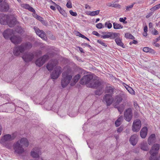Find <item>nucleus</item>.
I'll return each instance as SVG.
<instances>
[{
    "label": "nucleus",
    "mask_w": 160,
    "mask_h": 160,
    "mask_svg": "<svg viewBox=\"0 0 160 160\" xmlns=\"http://www.w3.org/2000/svg\"><path fill=\"white\" fill-rule=\"evenodd\" d=\"M103 102H105L107 106H110L113 100L112 94H106L103 97Z\"/></svg>",
    "instance_id": "nucleus-12"
},
{
    "label": "nucleus",
    "mask_w": 160,
    "mask_h": 160,
    "mask_svg": "<svg viewBox=\"0 0 160 160\" xmlns=\"http://www.w3.org/2000/svg\"><path fill=\"white\" fill-rule=\"evenodd\" d=\"M156 10H157V9L155 6L150 9V10L152 11H154Z\"/></svg>",
    "instance_id": "nucleus-56"
},
{
    "label": "nucleus",
    "mask_w": 160,
    "mask_h": 160,
    "mask_svg": "<svg viewBox=\"0 0 160 160\" xmlns=\"http://www.w3.org/2000/svg\"><path fill=\"white\" fill-rule=\"evenodd\" d=\"M69 12L73 16H76L77 15V13L76 12H73L72 10H70Z\"/></svg>",
    "instance_id": "nucleus-49"
},
{
    "label": "nucleus",
    "mask_w": 160,
    "mask_h": 160,
    "mask_svg": "<svg viewBox=\"0 0 160 160\" xmlns=\"http://www.w3.org/2000/svg\"><path fill=\"white\" fill-rule=\"evenodd\" d=\"M9 16L3 13L0 14V23L2 25H6L7 23Z\"/></svg>",
    "instance_id": "nucleus-19"
},
{
    "label": "nucleus",
    "mask_w": 160,
    "mask_h": 160,
    "mask_svg": "<svg viewBox=\"0 0 160 160\" xmlns=\"http://www.w3.org/2000/svg\"><path fill=\"white\" fill-rule=\"evenodd\" d=\"M82 46H87L90 48H91V46L90 45H89L86 43H82Z\"/></svg>",
    "instance_id": "nucleus-53"
},
{
    "label": "nucleus",
    "mask_w": 160,
    "mask_h": 160,
    "mask_svg": "<svg viewBox=\"0 0 160 160\" xmlns=\"http://www.w3.org/2000/svg\"><path fill=\"white\" fill-rule=\"evenodd\" d=\"M104 27H107L108 29H110L112 27V25L110 21H108L105 23Z\"/></svg>",
    "instance_id": "nucleus-36"
},
{
    "label": "nucleus",
    "mask_w": 160,
    "mask_h": 160,
    "mask_svg": "<svg viewBox=\"0 0 160 160\" xmlns=\"http://www.w3.org/2000/svg\"><path fill=\"white\" fill-rule=\"evenodd\" d=\"M150 48L148 47H144L143 49V50L144 52H149Z\"/></svg>",
    "instance_id": "nucleus-48"
},
{
    "label": "nucleus",
    "mask_w": 160,
    "mask_h": 160,
    "mask_svg": "<svg viewBox=\"0 0 160 160\" xmlns=\"http://www.w3.org/2000/svg\"><path fill=\"white\" fill-rule=\"evenodd\" d=\"M108 6V7H112V3H110V2H108V3H107L106 4Z\"/></svg>",
    "instance_id": "nucleus-64"
},
{
    "label": "nucleus",
    "mask_w": 160,
    "mask_h": 160,
    "mask_svg": "<svg viewBox=\"0 0 160 160\" xmlns=\"http://www.w3.org/2000/svg\"><path fill=\"white\" fill-rule=\"evenodd\" d=\"M10 39L11 42L15 45L20 43L22 41V39L20 36L15 35L11 37Z\"/></svg>",
    "instance_id": "nucleus-14"
},
{
    "label": "nucleus",
    "mask_w": 160,
    "mask_h": 160,
    "mask_svg": "<svg viewBox=\"0 0 160 160\" xmlns=\"http://www.w3.org/2000/svg\"><path fill=\"white\" fill-rule=\"evenodd\" d=\"M112 7L120 8H121V6L119 5V4L116 3H115L114 2L112 3Z\"/></svg>",
    "instance_id": "nucleus-41"
},
{
    "label": "nucleus",
    "mask_w": 160,
    "mask_h": 160,
    "mask_svg": "<svg viewBox=\"0 0 160 160\" xmlns=\"http://www.w3.org/2000/svg\"><path fill=\"white\" fill-rule=\"evenodd\" d=\"M78 114L77 112L70 113L69 114V116L71 117H74L76 116Z\"/></svg>",
    "instance_id": "nucleus-42"
},
{
    "label": "nucleus",
    "mask_w": 160,
    "mask_h": 160,
    "mask_svg": "<svg viewBox=\"0 0 160 160\" xmlns=\"http://www.w3.org/2000/svg\"><path fill=\"white\" fill-rule=\"evenodd\" d=\"M48 56L46 54L38 59L35 62L36 65L39 67H41L45 63V62L48 59Z\"/></svg>",
    "instance_id": "nucleus-10"
},
{
    "label": "nucleus",
    "mask_w": 160,
    "mask_h": 160,
    "mask_svg": "<svg viewBox=\"0 0 160 160\" xmlns=\"http://www.w3.org/2000/svg\"><path fill=\"white\" fill-rule=\"evenodd\" d=\"M127 19L126 18L124 17V18H119V21L121 22H122L123 23H126L127 22L125 21V20Z\"/></svg>",
    "instance_id": "nucleus-44"
},
{
    "label": "nucleus",
    "mask_w": 160,
    "mask_h": 160,
    "mask_svg": "<svg viewBox=\"0 0 160 160\" xmlns=\"http://www.w3.org/2000/svg\"><path fill=\"white\" fill-rule=\"evenodd\" d=\"M35 15L37 16L36 18L40 21H42L43 18L40 16L38 15L37 14H35Z\"/></svg>",
    "instance_id": "nucleus-50"
},
{
    "label": "nucleus",
    "mask_w": 160,
    "mask_h": 160,
    "mask_svg": "<svg viewBox=\"0 0 160 160\" xmlns=\"http://www.w3.org/2000/svg\"><path fill=\"white\" fill-rule=\"evenodd\" d=\"M115 100L118 103H119L122 101V98L120 96H118L115 98Z\"/></svg>",
    "instance_id": "nucleus-37"
},
{
    "label": "nucleus",
    "mask_w": 160,
    "mask_h": 160,
    "mask_svg": "<svg viewBox=\"0 0 160 160\" xmlns=\"http://www.w3.org/2000/svg\"><path fill=\"white\" fill-rule=\"evenodd\" d=\"M78 35L80 37H81L83 38H85V36H84V35H83L81 33H80V32H78Z\"/></svg>",
    "instance_id": "nucleus-54"
},
{
    "label": "nucleus",
    "mask_w": 160,
    "mask_h": 160,
    "mask_svg": "<svg viewBox=\"0 0 160 160\" xmlns=\"http://www.w3.org/2000/svg\"><path fill=\"white\" fill-rule=\"evenodd\" d=\"M140 148L142 150L144 151H147L149 150L146 142H143L140 144Z\"/></svg>",
    "instance_id": "nucleus-26"
},
{
    "label": "nucleus",
    "mask_w": 160,
    "mask_h": 160,
    "mask_svg": "<svg viewBox=\"0 0 160 160\" xmlns=\"http://www.w3.org/2000/svg\"><path fill=\"white\" fill-rule=\"evenodd\" d=\"M128 88V91L131 94H135V92L131 87Z\"/></svg>",
    "instance_id": "nucleus-40"
},
{
    "label": "nucleus",
    "mask_w": 160,
    "mask_h": 160,
    "mask_svg": "<svg viewBox=\"0 0 160 160\" xmlns=\"http://www.w3.org/2000/svg\"><path fill=\"white\" fill-rule=\"evenodd\" d=\"M17 134L16 132L11 134H7L2 136L0 140V143L2 144H5V142L13 140L16 137Z\"/></svg>",
    "instance_id": "nucleus-6"
},
{
    "label": "nucleus",
    "mask_w": 160,
    "mask_h": 160,
    "mask_svg": "<svg viewBox=\"0 0 160 160\" xmlns=\"http://www.w3.org/2000/svg\"><path fill=\"white\" fill-rule=\"evenodd\" d=\"M138 141V136L136 134L132 136L130 138L129 141L131 144L134 146L136 145Z\"/></svg>",
    "instance_id": "nucleus-24"
},
{
    "label": "nucleus",
    "mask_w": 160,
    "mask_h": 160,
    "mask_svg": "<svg viewBox=\"0 0 160 160\" xmlns=\"http://www.w3.org/2000/svg\"><path fill=\"white\" fill-rule=\"evenodd\" d=\"M104 33H107V34L104 35H102L101 36V38L103 39H105L107 38H115L118 37V35H119V33L116 32H103V34Z\"/></svg>",
    "instance_id": "nucleus-16"
},
{
    "label": "nucleus",
    "mask_w": 160,
    "mask_h": 160,
    "mask_svg": "<svg viewBox=\"0 0 160 160\" xmlns=\"http://www.w3.org/2000/svg\"><path fill=\"white\" fill-rule=\"evenodd\" d=\"M72 78V75L68 72H64L62 74L61 85L63 88L66 87Z\"/></svg>",
    "instance_id": "nucleus-4"
},
{
    "label": "nucleus",
    "mask_w": 160,
    "mask_h": 160,
    "mask_svg": "<svg viewBox=\"0 0 160 160\" xmlns=\"http://www.w3.org/2000/svg\"><path fill=\"white\" fill-rule=\"evenodd\" d=\"M149 52L152 53H155V51L151 48H149Z\"/></svg>",
    "instance_id": "nucleus-55"
},
{
    "label": "nucleus",
    "mask_w": 160,
    "mask_h": 160,
    "mask_svg": "<svg viewBox=\"0 0 160 160\" xmlns=\"http://www.w3.org/2000/svg\"><path fill=\"white\" fill-rule=\"evenodd\" d=\"M9 9V6L7 3L5 2L0 3V11L2 12H6Z\"/></svg>",
    "instance_id": "nucleus-22"
},
{
    "label": "nucleus",
    "mask_w": 160,
    "mask_h": 160,
    "mask_svg": "<svg viewBox=\"0 0 160 160\" xmlns=\"http://www.w3.org/2000/svg\"><path fill=\"white\" fill-rule=\"evenodd\" d=\"M159 148V144L155 143L153 145L149 152L150 154H151L149 158L150 160H159V158L156 156L158 153Z\"/></svg>",
    "instance_id": "nucleus-5"
},
{
    "label": "nucleus",
    "mask_w": 160,
    "mask_h": 160,
    "mask_svg": "<svg viewBox=\"0 0 160 160\" xmlns=\"http://www.w3.org/2000/svg\"><path fill=\"white\" fill-rule=\"evenodd\" d=\"M72 78V75L68 72H64L62 74L61 85L63 88L66 87Z\"/></svg>",
    "instance_id": "nucleus-3"
},
{
    "label": "nucleus",
    "mask_w": 160,
    "mask_h": 160,
    "mask_svg": "<svg viewBox=\"0 0 160 160\" xmlns=\"http://www.w3.org/2000/svg\"><path fill=\"white\" fill-rule=\"evenodd\" d=\"M9 19H10V20H8L7 24H8L9 27H12L16 23V18L14 17L9 16Z\"/></svg>",
    "instance_id": "nucleus-23"
},
{
    "label": "nucleus",
    "mask_w": 160,
    "mask_h": 160,
    "mask_svg": "<svg viewBox=\"0 0 160 160\" xmlns=\"http://www.w3.org/2000/svg\"><path fill=\"white\" fill-rule=\"evenodd\" d=\"M34 29L38 35L42 39L46 40L47 38L46 35L43 31L40 30L38 28L36 27L34 28Z\"/></svg>",
    "instance_id": "nucleus-18"
},
{
    "label": "nucleus",
    "mask_w": 160,
    "mask_h": 160,
    "mask_svg": "<svg viewBox=\"0 0 160 160\" xmlns=\"http://www.w3.org/2000/svg\"><path fill=\"white\" fill-rule=\"evenodd\" d=\"M80 75L78 74L75 75L72 79V80L73 81V82H71L70 83V85L71 86H73L76 83L78 82V80L80 79Z\"/></svg>",
    "instance_id": "nucleus-28"
},
{
    "label": "nucleus",
    "mask_w": 160,
    "mask_h": 160,
    "mask_svg": "<svg viewBox=\"0 0 160 160\" xmlns=\"http://www.w3.org/2000/svg\"><path fill=\"white\" fill-rule=\"evenodd\" d=\"M113 91V87L111 86H107L105 90V92L107 93H110V94H112Z\"/></svg>",
    "instance_id": "nucleus-29"
},
{
    "label": "nucleus",
    "mask_w": 160,
    "mask_h": 160,
    "mask_svg": "<svg viewBox=\"0 0 160 160\" xmlns=\"http://www.w3.org/2000/svg\"><path fill=\"white\" fill-rule=\"evenodd\" d=\"M102 87L101 82L98 79H93L91 84H89V87L93 88H97Z\"/></svg>",
    "instance_id": "nucleus-15"
},
{
    "label": "nucleus",
    "mask_w": 160,
    "mask_h": 160,
    "mask_svg": "<svg viewBox=\"0 0 160 160\" xmlns=\"http://www.w3.org/2000/svg\"><path fill=\"white\" fill-rule=\"evenodd\" d=\"M36 55H40L42 54V52L41 51L39 50L37 51Z\"/></svg>",
    "instance_id": "nucleus-58"
},
{
    "label": "nucleus",
    "mask_w": 160,
    "mask_h": 160,
    "mask_svg": "<svg viewBox=\"0 0 160 160\" xmlns=\"http://www.w3.org/2000/svg\"><path fill=\"white\" fill-rule=\"evenodd\" d=\"M152 33L154 35H157L158 34V32L156 29H154V31L152 32Z\"/></svg>",
    "instance_id": "nucleus-51"
},
{
    "label": "nucleus",
    "mask_w": 160,
    "mask_h": 160,
    "mask_svg": "<svg viewBox=\"0 0 160 160\" xmlns=\"http://www.w3.org/2000/svg\"><path fill=\"white\" fill-rule=\"evenodd\" d=\"M124 115L126 120L129 122L132 118V113L131 108H128L124 112Z\"/></svg>",
    "instance_id": "nucleus-17"
},
{
    "label": "nucleus",
    "mask_w": 160,
    "mask_h": 160,
    "mask_svg": "<svg viewBox=\"0 0 160 160\" xmlns=\"http://www.w3.org/2000/svg\"><path fill=\"white\" fill-rule=\"evenodd\" d=\"M144 32H148V27L147 26H145L144 28Z\"/></svg>",
    "instance_id": "nucleus-63"
},
{
    "label": "nucleus",
    "mask_w": 160,
    "mask_h": 160,
    "mask_svg": "<svg viewBox=\"0 0 160 160\" xmlns=\"http://www.w3.org/2000/svg\"><path fill=\"white\" fill-rule=\"evenodd\" d=\"M115 41L117 45L124 48V47H123V43L122 42L120 38H117L115 39Z\"/></svg>",
    "instance_id": "nucleus-32"
},
{
    "label": "nucleus",
    "mask_w": 160,
    "mask_h": 160,
    "mask_svg": "<svg viewBox=\"0 0 160 160\" xmlns=\"http://www.w3.org/2000/svg\"><path fill=\"white\" fill-rule=\"evenodd\" d=\"M118 109L120 113H121L123 111L124 109V108L123 106H122L121 107H118Z\"/></svg>",
    "instance_id": "nucleus-46"
},
{
    "label": "nucleus",
    "mask_w": 160,
    "mask_h": 160,
    "mask_svg": "<svg viewBox=\"0 0 160 160\" xmlns=\"http://www.w3.org/2000/svg\"><path fill=\"white\" fill-rule=\"evenodd\" d=\"M61 67H57L51 74V78L53 79H56L58 78L61 73Z\"/></svg>",
    "instance_id": "nucleus-9"
},
{
    "label": "nucleus",
    "mask_w": 160,
    "mask_h": 160,
    "mask_svg": "<svg viewBox=\"0 0 160 160\" xmlns=\"http://www.w3.org/2000/svg\"><path fill=\"white\" fill-rule=\"evenodd\" d=\"M155 135L154 134H152L148 138V144L150 145L152 143L155 142Z\"/></svg>",
    "instance_id": "nucleus-27"
},
{
    "label": "nucleus",
    "mask_w": 160,
    "mask_h": 160,
    "mask_svg": "<svg viewBox=\"0 0 160 160\" xmlns=\"http://www.w3.org/2000/svg\"><path fill=\"white\" fill-rule=\"evenodd\" d=\"M40 151L39 148H35L33 149L31 152V156L34 158H37L39 157V153Z\"/></svg>",
    "instance_id": "nucleus-20"
},
{
    "label": "nucleus",
    "mask_w": 160,
    "mask_h": 160,
    "mask_svg": "<svg viewBox=\"0 0 160 160\" xmlns=\"http://www.w3.org/2000/svg\"><path fill=\"white\" fill-rule=\"evenodd\" d=\"M67 7L68 8H71L72 7V4L70 2L68 1L66 4Z\"/></svg>",
    "instance_id": "nucleus-47"
},
{
    "label": "nucleus",
    "mask_w": 160,
    "mask_h": 160,
    "mask_svg": "<svg viewBox=\"0 0 160 160\" xmlns=\"http://www.w3.org/2000/svg\"><path fill=\"white\" fill-rule=\"evenodd\" d=\"M92 34L97 36H98L99 35V34L96 31H93L92 32Z\"/></svg>",
    "instance_id": "nucleus-57"
},
{
    "label": "nucleus",
    "mask_w": 160,
    "mask_h": 160,
    "mask_svg": "<svg viewBox=\"0 0 160 160\" xmlns=\"http://www.w3.org/2000/svg\"><path fill=\"white\" fill-rule=\"evenodd\" d=\"M96 27L98 29H101L104 27V26L101 23L96 24Z\"/></svg>",
    "instance_id": "nucleus-38"
},
{
    "label": "nucleus",
    "mask_w": 160,
    "mask_h": 160,
    "mask_svg": "<svg viewBox=\"0 0 160 160\" xmlns=\"http://www.w3.org/2000/svg\"><path fill=\"white\" fill-rule=\"evenodd\" d=\"M141 126V122L139 119H136L134 121L132 129L133 131L138 132L140 129Z\"/></svg>",
    "instance_id": "nucleus-8"
},
{
    "label": "nucleus",
    "mask_w": 160,
    "mask_h": 160,
    "mask_svg": "<svg viewBox=\"0 0 160 160\" xmlns=\"http://www.w3.org/2000/svg\"><path fill=\"white\" fill-rule=\"evenodd\" d=\"M113 28L115 29H121L123 28V26L117 23L114 22L113 23Z\"/></svg>",
    "instance_id": "nucleus-33"
},
{
    "label": "nucleus",
    "mask_w": 160,
    "mask_h": 160,
    "mask_svg": "<svg viewBox=\"0 0 160 160\" xmlns=\"http://www.w3.org/2000/svg\"><path fill=\"white\" fill-rule=\"evenodd\" d=\"M32 47V44L30 42L23 43L20 45L18 46L13 48V54L15 56H18L20 53H22L25 51L30 49Z\"/></svg>",
    "instance_id": "nucleus-2"
},
{
    "label": "nucleus",
    "mask_w": 160,
    "mask_h": 160,
    "mask_svg": "<svg viewBox=\"0 0 160 160\" xmlns=\"http://www.w3.org/2000/svg\"><path fill=\"white\" fill-rule=\"evenodd\" d=\"M135 4V3H134L132 4L131 5L129 6H128L126 7V10L127 11H129L133 6Z\"/></svg>",
    "instance_id": "nucleus-43"
},
{
    "label": "nucleus",
    "mask_w": 160,
    "mask_h": 160,
    "mask_svg": "<svg viewBox=\"0 0 160 160\" xmlns=\"http://www.w3.org/2000/svg\"><path fill=\"white\" fill-rule=\"evenodd\" d=\"M22 7L23 8L27 9L32 12H35L34 9L32 7H30L28 4H23L22 5Z\"/></svg>",
    "instance_id": "nucleus-31"
},
{
    "label": "nucleus",
    "mask_w": 160,
    "mask_h": 160,
    "mask_svg": "<svg viewBox=\"0 0 160 160\" xmlns=\"http://www.w3.org/2000/svg\"><path fill=\"white\" fill-rule=\"evenodd\" d=\"M59 12H60L62 15H64L65 14V11L62 9L61 10H60Z\"/></svg>",
    "instance_id": "nucleus-60"
},
{
    "label": "nucleus",
    "mask_w": 160,
    "mask_h": 160,
    "mask_svg": "<svg viewBox=\"0 0 160 160\" xmlns=\"http://www.w3.org/2000/svg\"><path fill=\"white\" fill-rule=\"evenodd\" d=\"M138 43V42L135 40H133L132 42H130L129 43L130 44H132V43L137 44Z\"/></svg>",
    "instance_id": "nucleus-61"
},
{
    "label": "nucleus",
    "mask_w": 160,
    "mask_h": 160,
    "mask_svg": "<svg viewBox=\"0 0 160 160\" xmlns=\"http://www.w3.org/2000/svg\"><path fill=\"white\" fill-rule=\"evenodd\" d=\"M14 31L11 29H7L3 33V36L6 39H10L11 36L14 34Z\"/></svg>",
    "instance_id": "nucleus-13"
},
{
    "label": "nucleus",
    "mask_w": 160,
    "mask_h": 160,
    "mask_svg": "<svg viewBox=\"0 0 160 160\" xmlns=\"http://www.w3.org/2000/svg\"><path fill=\"white\" fill-rule=\"evenodd\" d=\"M55 5L57 7V8L58 9V10L59 11L60 10H61L62 9L61 7L57 5L56 4Z\"/></svg>",
    "instance_id": "nucleus-59"
},
{
    "label": "nucleus",
    "mask_w": 160,
    "mask_h": 160,
    "mask_svg": "<svg viewBox=\"0 0 160 160\" xmlns=\"http://www.w3.org/2000/svg\"><path fill=\"white\" fill-rule=\"evenodd\" d=\"M34 58V55L32 53L25 52L22 57L23 60L26 62H28L32 61Z\"/></svg>",
    "instance_id": "nucleus-11"
},
{
    "label": "nucleus",
    "mask_w": 160,
    "mask_h": 160,
    "mask_svg": "<svg viewBox=\"0 0 160 160\" xmlns=\"http://www.w3.org/2000/svg\"><path fill=\"white\" fill-rule=\"evenodd\" d=\"M98 42L99 44L102 45V46L104 47H107V44L103 42V41L101 40H98Z\"/></svg>",
    "instance_id": "nucleus-39"
},
{
    "label": "nucleus",
    "mask_w": 160,
    "mask_h": 160,
    "mask_svg": "<svg viewBox=\"0 0 160 160\" xmlns=\"http://www.w3.org/2000/svg\"><path fill=\"white\" fill-rule=\"evenodd\" d=\"M99 89H97L95 91V94L97 95H100L102 93V89L103 88L102 87H101L99 88Z\"/></svg>",
    "instance_id": "nucleus-34"
},
{
    "label": "nucleus",
    "mask_w": 160,
    "mask_h": 160,
    "mask_svg": "<svg viewBox=\"0 0 160 160\" xmlns=\"http://www.w3.org/2000/svg\"><path fill=\"white\" fill-rule=\"evenodd\" d=\"M93 79V76L92 74H88L84 76L80 80V83L81 84L87 85L89 87V84H91Z\"/></svg>",
    "instance_id": "nucleus-7"
},
{
    "label": "nucleus",
    "mask_w": 160,
    "mask_h": 160,
    "mask_svg": "<svg viewBox=\"0 0 160 160\" xmlns=\"http://www.w3.org/2000/svg\"><path fill=\"white\" fill-rule=\"evenodd\" d=\"M123 120V117L122 116L120 117L117 119L115 122V125L116 127H118L120 126Z\"/></svg>",
    "instance_id": "nucleus-30"
},
{
    "label": "nucleus",
    "mask_w": 160,
    "mask_h": 160,
    "mask_svg": "<svg viewBox=\"0 0 160 160\" xmlns=\"http://www.w3.org/2000/svg\"><path fill=\"white\" fill-rule=\"evenodd\" d=\"M29 142L26 138H22L13 144L14 152L21 155L24 153L25 150L23 147H27L29 145Z\"/></svg>",
    "instance_id": "nucleus-1"
},
{
    "label": "nucleus",
    "mask_w": 160,
    "mask_h": 160,
    "mask_svg": "<svg viewBox=\"0 0 160 160\" xmlns=\"http://www.w3.org/2000/svg\"><path fill=\"white\" fill-rule=\"evenodd\" d=\"M128 34L129 35V37H128V38L131 39H133L134 38V37L131 34Z\"/></svg>",
    "instance_id": "nucleus-62"
},
{
    "label": "nucleus",
    "mask_w": 160,
    "mask_h": 160,
    "mask_svg": "<svg viewBox=\"0 0 160 160\" xmlns=\"http://www.w3.org/2000/svg\"><path fill=\"white\" fill-rule=\"evenodd\" d=\"M58 63V62L57 60L51 61L47 64V68L49 71H51L54 67Z\"/></svg>",
    "instance_id": "nucleus-21"
},
{
    "label": "nucleus",
    "mask_w": 160,
    "mask_h": 160,
    "mask_svg": "<svg viewBox=\"0 0 160 160\" xmlns=\"http://www.w3.org/2000/svg\"><path fill=\"white\" fill-rule=\"evenodd\" d=\"M123 129V127L122 126H120L117 129V132H121Z\"/></svg>",
    "instance_id": "nucleus-52"
},
{
    "label": "nucleus",
    "mask_w": 160,
    "mask_h": 160,
    "mask_svg": "<svg viewBox=\"0 0 160 160\" xmlns=\"http://www.w3.org/2000/svg\"><path fill=\"white\" fill-rule=\"evenodd\" d=\"M2 144L8 149H10L11 148V146L10 145V143L5 142V144Z\"/></svg>",
    "instance_id": "nucleus-45"
},
{
    "label": "nucleus",
    "mask_w": 160,
    "mask_h": 160,
    "mask_svg": "<svg viewBox=\"0 0 160 160\" xmlns=\"http://www.w3.org/2000/svg\"><path fill=\"white\" fill-rule=\"evenodd\" d=\"M148 128L147 127H144L143 128L141 129L140 132V135L141 137L142 138H145L147 134Z\"/></svg>",
    "instance_id": "nucleus-25"
},
{
    "label": "nucleus",
    "mask_w": 160,
    "mask_h": 160,
    "mask_svg": "<svg viewBox=\"0 0 160 160\" xmlns=\"http://www.w3.org/2000/svg\"><path fill=\"white\" fill-rule=\"evenodd\" d=\"M99 12L100 11L99 10L92 12H90L88 14L91 16H95L98 15L99 14Z\"/></svg>",
    "instance_id": "nucleus-35"
}]
</instances>
